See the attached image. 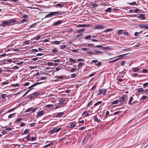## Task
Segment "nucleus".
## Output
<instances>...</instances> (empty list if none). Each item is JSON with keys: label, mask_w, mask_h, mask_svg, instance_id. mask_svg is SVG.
Masks as SVG:
<instances>
[{"label": "nucleus", "mask_w": 148, "mask_h": 148, "mask_svg": "<svg viewBox=\"0 0 148 148\" xmlns=\"http://www.w3.org/2000/svg\"><path fill=\"white\" fill-rule=\"evenodd\" d=\"M63 12L60 11H57L55 12H51L50 13L46 16V17H51L52 16H56L62 14Z\"/></svg>", "instance_id": "f257e3e1"}, {"label": "nucleus", "mask_w": 148, "mask_h": 148, "mask_svg": "<svg viewBox=\"0 0 148 148\" xmlns=\"http://www.w3.org/2000/svg\"><path fill=\"white\" fill-rule=\"evenodd\" d=\"M127 97V95H124L122 97H120V98L118 99L119 102H120V104H122L125 100L126 99Z\"/></svg>", "instance_id": "f03ea898"}, {"label": "nucleus", "mask_w": 148, "mask_h": 148, "mask_svg": "<svg viewBox=\"0 0 148 148\" xmlns=\"http://www.w3.org/2000/svg\"><path fill=\"white\" fill-rule=\"evenodd\" d=\"M128 54V53H127V54H122V55H121L119 56H117V57H119V58H117V59H115L114 60H112V61H108V63H112L113 62H115V61H117V60H118L121 59V58H123V57L125 56L126 55H127Z\"/></svg>", "instance_id": "7ed1b4c3"}, {"label": "nucleus", "mask_w": 148, "mask_h": 148, "mask_svg": "<svg viewBox=\"0 0 148 148\" xmlns=\"http://www.w3.org/2000/svg\"><path fill=\"white\" fill-rule=\"evenodd\" d=\"M61 129V128H60L58 129H57L56 128H55L50 131V133L51 134H53L55 132L57 133L59 132Z\"/></svg>", "instance_id": "20e7f679"}, {"label": "nucleus", "mask_w": 148, "mask_h": 148, "mask_svg": "<svg viewBox=\"0 0 148 148\" xmlns=\"http://www.w3.org/2000/svg\"><path fill=\"white\" fill-rule=\"evenodd\" d=\"M139 27L142 29H148V24H140Z\"/></svg>", "instance_id": "39448f33"}, {"label": "nucleus", "mask_w": 148, "mask_h": 148, "mask_svg": "<svg viewBox=\"0 0 148 148\" xmlns=\"http://www.w3.org/2000/svg\"><path fill=\"white\" fill-rule=\"evenodd\" d=\"M64 114V113L63 112L57 113L55 114V116L56 117H61Z\"/></svg>", "instance_id": "423d86ee"}, {"label": "nucleus", "mask_w": 148, "mask_h": 148, "mask_svg": "<svg viewBox=\"0 0 148 148\" xmlns=\"http://www.w3.org/2000/svg\"><path fill=\"white\" fill-rule=\"evenodd\" d=\"M93 53L95 55L100 54H102L103 53L102 51H97V50H94L93 51Z\"/></svg>", "instance_id": "0eeeda50"}, {"label": "nucleus", "mask_w": 148, "mask_h": 148, "mask_svg": "<svg viewBox=\"0 0 148 148\" xmlns=\"http://www.w3.org/2000/svg\"><path fill=\"white\" fill-rule=\"evenodd\" d=\"M91 26V25H86V24L81 25V24H79V25H78L77 26L78 27H90Z\"/></svg>", "instance_id": "6e6552de"}, {"label": "nucleus", "mask_w": 148, "mask_h": 148, "mask_svg": "<svg viewBox=\"0 0 148 148\" xmlns=\"http://www.w3.org/2000/svg\"><path fill=\"white\" fill-rule=\"evenodd\" d=\"M62 23V21H58L56 22L53 23V25L55 26H57L60 24Z\"/></svg>", "instance_id": "1a4fd4ad"}, {"label": "nucleus", "mask_w": 148, "mask_h": 148, "mask_svg": "<svg viewBox=\"0 0 148 148\" xmlns=\"http://www.w3.org/2000/svg\"><path fill=\"white\" fill-rule=\"evenodd\" d=\"M104 26L103 25H96L95 27V28L96 29H104Z\"/></svg>", "instance_id": "9d476101"}, {"label": "nucleus", "mask_w": 148, "mask_h": 148, "mask_svg": "<svg viewBox=\"0 0 148 148\" xmlns=\"http://www.w3.org/2000/svg\"><path fill=\"white\" fill-rule=\"evenodd\" d=\"M42 83V82H38V83H35L34 84L32 85L31 86H29L28 88V89H31L32 88H33V87L36 86L37 85H38V84H41Z\"/></svg>", "instance_id": "9b49d317"}, {"label": "nucleus", "mask_w": 148, "mask_h": 148, "mask_svg": "<svg viewBox=\"0 0 148 148\" xmlns=\"http://www.w3.org/2000/svg\"><path fill=\"white\" fill-rule=\"evenodd\" d=\"M93 118L94 120H95V121H97L98 123H99L100 121V120L98 119L97 116L96 115L94 116H93Z\"/></svg>", "instance_id": "f8f14e48"}, {"label": "nucleus", "mask_w": 148, "mask_h": 148, "mask_svg": "<svg viewBox=\"0 0 148 148\" xmlns=\"http://www.w3.org/2000/svg\"><path fill=\"white\" fill-rule=\"evenodd\" d=\"M101 90H102V92H101V94L103 95V96H104L105 95L107 91L106 89H101Z\"/></svg>", "instance_id": "ddd939ff"}, {"label": "nucleus", "mask_w": 148, "mask_h": 148, "mask_svg": "<svg viewBox=\"0 0 148 148\" xmlns=\"http://www.w3.org/2000/svg\"><path fill=\"white\" fill-rule=\"evenodd\" d=\"M44 112L42 110L40 111L39 112L37 115V116H42L44 114Z\"/></svg>", "instance_id": "4468645a"}, {"label": "nucleus", "mask_w": 148, "mask_h": 148, "mask_svg": "<svg viewBox=\"0 0 148 148\" xmlns=\"http://www.w3.org/2000/svg\"><path fill=\"white\" fill-rule=\"evenodd\" d=\"M102 101H99L95 103L94 105V106H96L99 105L102 103Z\"/></svg>", "instance_id": "2eb2a0df"}, {"label": "nucleus", "mask_w": 148, "mask_h": 148, "mask_svg": "<svg viewBox=\"0 0 148 148\" xmlns=\"http://www.w3.org/2000/svg\"><path fill=\"white\" fill-rule=\"evenodd\" d=\"M2 23L4 24L7 25H10L11 24L10 23L9 21H3L2 22Z\"/></svg>", "instance_id": "dca6fc26"}, {"label": "nucleus", "mask_w": 148, "mask_h": 148, "mask_svg": "<svg viewBox=\"0 0 148 148\" xmlns=\"http://www.w3.org/2000/svg\"><path fill=\"white\" fill-rule=\"evenodd\" d=\"M58 51L57 50L56 48H55L54 49H52L51 52L54 53V54H56V53Z\"/></svg>", "instance_id": "f3484780"}, {"label": "nucleus", "mask_w": 148, "mask_h": 148, "mask_svg": "<svg viewBox=\"0 0 148 148\" xmlns=\"http://www.w3.org/2000/svg\"><path fill=\"white\" fill-rule=\"evenodd\" d=\"M133 98L132 97H131L130 98V100L129 101V102L128 103V104H130L132 103H135L134 102V101L132 103V101L133 100Z\"/></svg>", "instance_id": "a211bd4d"}, {"label": "nucleus", "mask_w": 148, "mask_h": 148, "mask_svg": "<svg viewBox=\"0 0 148 148\" xmlns=\"http://www.w3.org/2000/svg\"><path fill=\"white\" fill-rule=\"evenodd\" d=\"M34 97H36L40 95V94L38 93L37 92H34L32 93Z\"/></svg>", "instance_id": "6ab92c4d"}, {"label": "nucleus", "mask_w": 148, "mask_h": 148, "mask_svg": "<svg viewBox=\"0 0 148 148\" xmlns=\"http://www.w3.org/2000/svg\"><path fill=\"white\" fill-rule=\"evenodd\" d=\"M53 143H50L49 144L47 145L44 146V147L45 148H47V147H49L51 145H53Z\"/></svg>", "instance_id": "aec40b11"}, {"label": "nucleus", "mask_w": 148, "mask_h": 148, "mask_svg": "<svg viewBox=\"0 0 148 148\" xmlns=\"http://www.w3.org/2000/svg\"><path fill=\"white\" fill-rule=\"evenodd\" d=\"M139 17L141 18L142 20L145 19V18L144 15L143 14H140L139 15Z\"/></svg>", "instance_id": "412c9836"}, {"label": "nucleus", "mask_w": 148, "mask_h": 148, "mask_svg": "<svg viewBox=\"0 0 148 148\" xmlns=\"http://www.w3.org/2000/svg\"><path fill=\"white\" fill-rule=\"evenodd\" d=\"M59 7L60 8H62L63 6H64V5H62L60 4V3H58L56 5L55 7Z\"/></svg>", "instance_id": "4be33fe9"}, {"label": "nucleus", "mask_w": 148, "mask_h": 148, "mask_svg": "<svg viewBox=\"0 0 148 148\" xmlns=\"http://www.w3.org/2000/svg\"><path fill=\"white\" fill-rule=\"evenodd\" d=\"M71 127L73 128L76 126V124L73 123H72L70 125Z\"/></svg>", "instance_id": "5701e85b"}, {"label": "nucleus", "mask_w": 148, "mask_h": 148, "mask_svg": "<svg viewBox=\"0 0 148 148\" xmlns=\"http://www.w3.org/2000/svg\"><path fill=\"white\" fill-rule=\"evenodd\" d=\"M52 42L53 44L59 45L60 43V41H56Z\"/></svg>", "instance_id": "b1692460"}, {"label": "nucleus", "mask_w": 148, "mask_h": 148, "mask_svg": "<svg viewBox=\"0 0 148 148\" xmlns=\"http://www.w3.org/2000/svg\"><path fill=\"white\" fill-rule=\"evenodd\" d=\"M29 129H25L24 132L22 134V135H24L27 134L29 133Z\"/></svg>", "instance_id": "393cba45"}, {"label": "nucleus", "mask_w": 148, "mask_h": 148, "mask_svg": "<svg viewBox=\"0 0 148 148\" xmlns=\"http://www.w3.org/2000/svg\"><path fill=\"white\" fill-rule=\"evenodd\" d=\"M119 103L118 99L117 100H115L111 103L112 104H115L118 103Z\"/></svg>", "instance_id": "a878e982"}, {"label": "nucleus", "mask_w": 148, "mask_h": 148, "mask_svg": "<svg viewBox=\"0 0 148 148\" xmlns=\"http://www.w3.org/2000/svg\"><path fill=\"white\" fill-rule=\"evenodd\" d=\"M144 91V90L142 88H139L137 90V91L138 92H142Z\"/></svg>", "instance_id": "bb28decb"}, {"label": "nucleus", "mask_w": 148, "mask_h": 148, "mask_svg": "<svg viewBox=\"0 0 148 148\" xmlns=\"http://www.w3.org/2000/svg\"><path fill=\"white\" fill-rule=\"evenodd\" d=\"M33 109V108L32 107L31 108H29L27 109L26 111H25V112H29L30 111H31V110H32Z\"/></svg>", "instance_id": "cd10ccee"}, {"label": "nucleus", "mask_w": 148, "mask_h": 148, "mask_svg": "<svg viewBox=\"0 0 148 148\" xmlns=\"http://www.w3.org/2000/svg\"><path fill=\"white\" fill-rule=\"evenodd\" d=\"M139 70V69L138 68H134L132 69L133 71L134 72H136Z\"/></svg>", "instance_id": "c85d7f7f"}, {"label": "nucleus", "mask_w": 148, "mask_h": 148, "mask_svg": "<svg viewBox=\"0 0 148 148\" xmlns=\"http://www.w3.org/2000/svg\"><path fill=\"white\" fill-rule=\"evenodd\" d=\"M30 138H31V137H30V134H28L27 135L26 137V139L27 140L29 141L30 140Z\"/></svg>", "instance_id": "c756f323"}, {"label": "nucleus", "mask_w": 148, "mask_h": 148, "mask_svg": "<svg viewBox=\"0 0 148 148\" xmlns=\"http://www.w3.org/2000/svg\"><path fill=\"white\" fill-rule=\"evenodd\" d=\"M91 37V36L90 35H89L87 36H85V39L86 40L87 39H90Z\"/></svg>", "instance_id": "7c9ffc66"}, {"label": "nucleus", "mask_w": 148, "mask_h": 148, "mask_svg": "<svg viewBox=\"0 0 148 148\" xmlns=\"http://www.w3.org/2000/svg\"><path fill=\"white\" fill-rule=\"evenodd\" d=\"M28 20L26 19H23L21 22V23H27L28 22Z\"/></svg>", "instance_id": "2f4dec72"}, {"label": "nucleus", "mask_w": 148, "mask_h": 148, "mask_svg": "<svg viewBox=\"0 0 148 148\" xmlns=\"http://www.w3.org/2000/svg\"><path fill=\"white\" fill-rule=\"evenodd\" d=\"M15 114H16V113H14L10 114L8 116V118H10L12 117Z\"/></svg>", "instance_id": "473e14b6"}, {"label": "nucleus", "mask_w": 148, "mask_h": 148, "mask_svg": "<svg viewBox=\"0 0 148 148\" xmlns=\"http://www.w3.org/2000/svg\"><path fill=\"white\" fill-rule=\"evenodd\" d=\"M124 30H119L118 32V34L119 35H121L122 33H123Z\"/></svg>", "instance_id": "72a5a7b5"}, {"label": "nucleus", "mask_w": 148, "mask_h": 148, "mask_svg": "<svg viewBox=\"0 0 148 148\" xmlns=\"http://www.w3.org/2000/svg\"><path fill=\"white\" fill-rule=\"evenodd\" d=\"M16 20L14 19H12L10 20L9 21V22H10V23H14L16 21Z\"/></svg>", "instance_id": "f704fd0d"}, {"label": "nucleus", "mask_w": 148, "mask_h": 148, "mask_svg": "<svg viewBox=\"0 0 148 148\" xmlns=\"http://www.w3.org/2000/svg\"><path fill=\"white\" fill-rule=\"evenodd\" d=\"M111 8H108L107 9L105 10V11L107 12H110L111 11Z\"/></svg>", "instance_id": "c9c22d12"}, {"label": "nucleus", "mask_w": 148, "mask_h": 148, "mask_svg": "<svg viewBox=\"0 0 148 148\" xmlns=\"http://www.w3.org/2000/svg\"><path fill=\"white\" fill-rule=\"evenodd\" d=\"M69 60L70 62H73V63H75V60L71 58H70L69 59Z\"/></svg>", "instance_id": "e433bc0d"}, {"label": "nucleus", "mask_w": 148, "mask_h": 148, "mask_svg": "<svg viewBox=\"0 0 148 148\" xmlns=\"http://www.w3.org/2000/svg\"><path fill=\"white\" fill-rule=\"evenodd\" d=\"M85 30V29L84 28L81 29L77 30V31L78 32H84Z\"/></svg>", "instance_id": "4c0bfd02"}, {"label": "nucleus", "mask_w": 148, "mask_h": 148, "mask_svg": "<svg viewBox=\"0 0 148 148\" xmlns=\"http://www.w3.org/2000/svg\"><path fill=\"white\" fill-rule=\"evenodd\" d=\"M144 92L143 93V94L144 95H148L147 92L148 91V89H145L144 90Z\"/></svg>", "instance_id": "58836bf2"}, {"label": "nucleus", "mask_w": 148, "mask_h": 148, "mask_svg": "<svg viewBox=\"0 0 148 148\" xmlns=\"http://www.w3.org/2000/svg\"><path fill=\"white\" fill-rule=\"evenodd\" d=\"M112 31V29H107L105 30L103 32H108L110 31Z\"/></svg>", "instance_id": "ea45409f"}, {"label": "nucleus", "mask_w": 148, "mask_h": 148, "mask_svg": "<svg viewBox=\"0 0 148 148\" xmlns=\"http://www.w3.org/2000/svg\"><path fill=\"white\" fill-rule=\"evenodd\" d=\"M148 71L147 69H143L141 71H142V72L144 73H146Z\"/></svg>", "instance_id": "a19ab883"}, {"label": "nucleus", "mask_w": 148, "mask_h": 148, "mask_svg": "<svg viewBox=\"0 0 148 148\" xmlns=\"http://www.w3.org/2000/svg\"><path fill=\"white\" fill-rule=\"evenodd\" d=\"M84 64H85L84 63H82V62H79L78 64V66L81 67Z\"/></svg>", "instance_id": "79ce46f5"}, {"label": "nucleus", "mask_w": 148, "mask_h": 148, "mask_svg": "<svg viewBox=\"0 0 148 148\" xmlns=\"http://www.w3.org/2000/svg\"><path fill=\"white\" fill-rule=\"evenodd\" d=\"M109 114V112L108 111H107L106 113V114L105 115V117L107 118L108 117V115Z\"/></svg>", "instance_id": "37998d69"}, {"label": "nucleus", "mask_w": 148, "mask_h": 148, "mask_svg": "<svg viewBox=\"0 0 148 148\" xmlns=\"http://www.w3.org/2000/svg\"><path fill=\"white\" fill-rule=\"evenodd\" d=\"M87 53L89 54H90V55H93L94 54L91 51H88L86 52Z\"/></svg>", "instance_id": "c03bdc74"}, {"label": "nucleus", "mask_w": 148, "mask_h": 148, "mask_svg": "<svg viewBox=\"0 0 148 148\" xmlns=\"http://www.w3.org/2000/svg\"><path fill=\"white\" fill-rule=\"evenodd\" d=\"M123 34H124V35L125 36L129 35L130 34V33H128L127 32H124Z\"/></svg>", "instance_id": "a18cd8bd"}, {"label": "nucleus", "mask_w": 148, "mask_h": 148, "mask_svg": "<svg viewBox=\"0 0 148 148\" xmlns=\"http://www.w3.org/2000/svg\"><path fill=\"white\" fill-rule=\"evenodd\" d=\"M22 118H21L19 119H16V121L17 122H18L20 121H22Z\"/></svg>", "instance_id": "49530a36"}, {"label": "nucleus", "mask_w": 148, "mask_h": 148, "mask_svg": "<svg viewBox=\"0 0 148 148\" xmlns=\"http://www.w3.org/2000/svg\"><path fill=\"white\" fill-rule=\"evenodd\" d=\"M34 96L33 95V94L30 95H29V98L30 99H32L34 97Z\"/></svg>", "instance_id": "de8ad7c7"}, {"label": "nucleus", "mask_w": 148, "mask_h": 148, "mask_svg": "<svg viewBox=\"0 0 148 148\" xmlns=\"http://www.w3.org/2000/svg\"><path fill=\"white\" fill-rule=\"evenodd\" d=\"M128 4L131 5H135L136 4V2L134 1V2L131 3H128Z\"/></svg>", "instance_id": "09e8293b"}, {"label": "nucleus", "mask_w": 148, "mask_h": 148, "mask_svg": "<svg viewBox=\"0 0 148 148\" xmlns=\"http://www.w3.org/2000/svg\"><path fill=\"white\" fill-rule=\"evenodd\" d=\"M53 63L51 62H48L47 63V64L49 66H52L53 65Z\"/></svg>", "instance_id": "8fccbe9b"}, {"label": "nucleus", "mask_w": 148, "mask_h": 148, "mask_svg": "<svg viewBox=\"0 0 148 148\" xmlns=\"http://www.w3.org/2000/svg\"><path fill=\"white\" fill-rule=\"evenodd\" d=\"M101 62H98L96 64V65L97 66H99L101 65Z\"/></svg>", "instance_id": "3c124183"}, {"label": "nucleus", "mask_w": 148, "mask_h": 148, "mask_svg": "<svg viewBox=\"0 0 148 148\" xmlns=\"http://www.w3.org/2000/svg\"><path fill=\"white\" fill-rule=\"evenodd\" d=\"M92 6H93V7L95 8L96 7H97V5L95 3H93L92 5Z\"/></svg>", "instance_id": "603ef678"}, {"label": "nucleus", "mask_w": 148, "mask_h": 148, "mask_svg": "<svg viewBox=\"0 0 148 148\" xmlns=\"http://www.w3.org/2000/svg\"><path fill=\"white\" fill-rule=\"evenodd\" d=\"M147 96L145 95L143 96L141 98V100H144L146 98Z\"/></svg>", "instance_id": "864d4df0"}, {"label": "nucleus", "mask_w": 148, "mask_h": 148, "mask_svg": "<svg viewBox=\"0 0 148 148\" xmlns=\"http://www.w3.org/2000/svg\"><path fill=\"white\" fill-rule=\"evenodd\" d=\"M53 106V105H50L48 104L46 105V107L47 108H49L51 107H52Z\"/></svg>", "instance_id": "5fc2aeb1"}, {"label": "nucleus", "mask_w": 148, "mask_h": 148, "mask_svg": "<svg viewBox=\"0 0 148 148\" xmlns=\"http://www.w3.org/2000/svg\"><path fill=\"white\" fill-rule=\"evenodd\" d=\"M6 94H2L1 95L2 98L3 99L5 98V97Z\"/></svg>", "instance_id": "6e6d98bb"}, {"label": "nucleus", "mask_w": 148, "mask_h": 148, "mask_svg": "<svg viewBox=\"0 0 148 148\" xmlns=\"http://www.w3.org/2000/svg\"><path fill=\"white\" fill-rule=\"evenodd\" d=\"M102 90H101V89L99 90V92L97 93V95H100L101 94Z\"/></svg>", "instance_id": "4d7b16f0"}, {"label": "nucleus", "mask_w": 148, "mask_h": 148, "mask_svg": "<svg viewBox=\"0 0 148 148\" xmlns=\"http://www.w3.org/2000/svg\"><path fill=\"white\" fill-rule=\"evenodd\" d=\"M37 109V108L36 107V108L34 109H33L32 110V113H33L34 112H35V111Z\"/></svg>", "instance_id": "13d9d810"}, {"label": "nucleus", "mask_w": 148, "mask_h": 148, "mask_svg": "<svg viewBox=\"0 0 148 148\" xmlns=\"http://www.w3.org/2000/svg\"><path fill=\"white\" fill-rule=\"evenodd\" d=\"M66 47V46L65 45H62L60 47V49H65Z\"/></svg>", "instance_id": "bf43d9fd"}, {"label": "nucleus", "mask_w": 148, "mask_h": 148, "mask_svg": "<svg viewBox=\"0 0 148 148\" xmlns=\"http://www.w3.org/2000/svg\"><path fill=\"white\" fill-rule=\"evenodd\" d=\"M25 124V123H22L20 125V126L21 127H23L24 126Z\"/></svg>", "instance_id": "052dcab7"}, {"label": "nucleus", "mask_w": 148, "mask_h": 148, "mask_svg": "<svg viewBox=\"0 0 148 148\" xmlns=\"http://www.w3.org/2000/svg\"><path fill=\"white\" fill-rule=\"evenodd\" d=\"M8 132V131H7L6 130H4V131H3L2 133V134L3 135H4V134H6Z\"/></svg>", "instance_id": "680f3d73"}, {"label": "nucleus", "mask_w": 148, "mask_h": 148, "mask_svg": "<svg viewBox=\"0 0 148 148\" xmlns=\"http://www.w3.org/2000/svg\"><path fill=\"white\" fill-rule=\"evenodd\" d=\"M138 74L137 73H134L132 75V76L134 77H138Z\"/></svg>", "instance_id": "e2e57ef3"}, {"label": "nucleus", "mask_w": 148, "mask_h": 148, "mask_svg": "<svg viewBox=\"0 0 148 148\" xmlns=\"http://www.w3.org/2000/svg\"><path fill=\"white\" fill-rule=\"evenodd\" d=\"M84 60L82 59H78L77 60L78 62H83Z\"/></svg>", "instance_id": "0e129e2a"}, {"label": "nucleus", "mask_w": 148, "mask_h": 148, "mask_svg": "<svg viewBox=\"0 0 148 148\" xmlns=\"http://www.w3.org/2000/svg\"><path fill=\"white\" fill-rule=\"evenodd\" d=\"M71 76L72 77H75L76 76V75L75 73L71 75Z\"/></svg>", "instance_id": "69168bd1"}, {"label": "nucleus", "mask_w": 148, "mask_h": 148, "mask_svg": "<svg viewBox=\"0 0 148 148\" xmlns=\"http://www.w3.org/2000/svg\"><path fill=\"white\" fill-rule=\"evenodd\" d=\"M57 78L58 79H62L64 78V77L62 76H60L57 77Z\"/></svg>", "instance_id": "338daca9"}, {"label": "nucleus", "mask_w": 148, "mask_h": 148, "mask_svg": "<svg viewBox=\"0 0 148 148\" xmlns=\"http://www.w3.org/2000/svg\"><path fill=\"white\" fill-rule=\"evenodd\" d=\"M29 84H30L29 82H27L25 83V84L24 86H28Z\"/></svg>", "instance_id": "774afa93"}]
</instances>
